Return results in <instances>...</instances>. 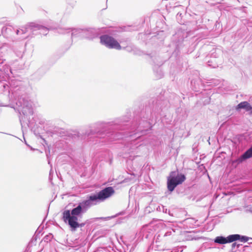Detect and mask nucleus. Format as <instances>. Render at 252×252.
Listing matches in <instances>:
<instances>
[{
  "mask_svg": "<svg viewBox=\"0 0 252 252\" xmlns=\"http://www.w3.org/2000/svg\"><path fill=\"white\" fill-rule=\"evenodd\" d=\"M114 193V190L112 187H109L105 188L97 194L90 195L89 200L92 201L99 200L103 201L111 196Z\"/></svg>",
  "mask_w": 252,
  "mask_h": 252,
  "instance_id": "7ed1b4c3",
  "label": "nucleus"
},
{
  "mask_svg": "<svg viewBox=\"0 0 252 252\" xmlns=\"http://www.w3.org/2000/svg\"><path fill=\"white\" fill-rule=\"evenodd\" d=\"M233 235H238L239 236V238L237 239V240H239L241 242H247L249 239V237H248L247 236H241L239 234H233Z\"/></svg>",
  "mask_w": 252,
  "mask_h": 252,
  "instance_id": "6e6552de",
  "label": "nucleus"
},
{
  "mask_svg": "<svg viewBox=\"0 0 252 252\" xmlns=\"http://www.w3.org/2000/svg\"><path fill=\"white\" fill-rule=\"evenodd\" d=\"M186 180V177L183 174H178L176 176V172H170L167 178V188L170 191H172L178 185L182 184Z\"/></svg>",
  "mask_w": 252,
  "mask_h": 252,
  "instance_id": "f03ea898",
  "label": "nucleus"
},
{
  "mask_svg": "<svg viewBox=\"0 0 252 252\" xmlns=\"http://www.w3.org/2000/svg\"><path fill=\"white\" fill-rule=\"evenodd\" d=\"M100 42L107 47L111 49L121 50L122 47L119 43L113 37L104 35L100 37Z\"/></svg>",
  "mask_w": 252,
  "mask_h": 252,
  "instance_id": "20e7f679",
  "label": "nucleus"
},
{
  "mask_svg": "<svg viewBox=\"0 0 252 252\" xmlns=\"http://www.w3.org/2000/svg\"><path fill=\"white\" fill-rule=\"evenodd\" d=\"M252 158V146L247 150L238 159V161L240 162Z\"/></svg>",
  "mask_w": 252,
  "mask_h": 252,
  "instance_id": "0eeeda50",
  "label": "nucleus"
},
{
  "mask_svg": "<svg viewBox=\"0 0 252 252\" xmlns=\"http://www.w3.org/2000/svg\"><path fill=\"white\" fill-rule=\"evenodd\" d=\"M245 109L247 111H250L252 113V107L247 101H243L240 103L236 107V109Z\"/></svg>",
  "mask_w": 252,
  "mask_h": 252,
  "instance_id": "423d86ee",
  "label": "nucleus"
},
{
  "mask_svg": "<svg viewBox=\"0 0 252 252\" xmlns=\"http://www.w3.org/2000/svg\"><path fill=\"white\" fill-rule=\"evenodd\" d=\"M82 209L80 205L73 209L70 212L69 210H65L63 212V219L65 222L68 221V224L74 230L80 225L78 222V217L82 212Z\"/></svg>",
  "mask_w": 252,
  "mask_h": 252,
  "instance_id": "f257e3e1",
  "label": "nucleus"
},
{
  "mask_svg": "<svg viewBox=\"0 0 252 252\" xmlns=\"http://www.w3.org/2000/svg\"><path fill=\"white\" fill-rule=\"evenodd\" d=\"M239 238L238 235H229L227 237L225 238L222 236L217 237L214 242L216 243L220 244H225L228 243H231L235 241H236L237 239Z\"/></svg>",
  "mask_w": 252,
  "mask_h": 252,
  "instance_id": "39448f33",
  "label": "nucleus"
},
{
  "mask_svg": "<svg viewBox=\"0 0 252 252\" xmlns=\"http://www.w3.org/2000/svg\"><path fill=\"white\" fill-rule=\"evenodd\" d=\"M233 246H235V243L233 244Z\"/></svg>",
  "mask_w": 252,
  "mask_h": 252,
  "instance_id": "1a4fd4ad",
  "label": "nucleus"
}]
</instances>
